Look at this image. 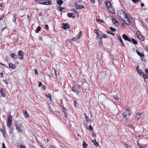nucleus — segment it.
<instances>
[{"instance_id": "obj_1", "label": "nucleus", "mask_w": 148, "mask_h": 148, "mask_svg": "<svg viewBox=\"0 0 148 148\" xmlns=\"http://www.w3.org/2000/svg\"><path fill=\"white\" fill-rule=\"evenodd\" d=\"M109 73H110V71L109 70L107 72H103L100 73L99 75L101 80H103L106 78L107 75H109Z\"/></svg>"}, {"instance_id": "obj_2", "label": "nucleus", "mask_w": 148, "mask_h": 148, "mask_svg": "<svg viewBox=\"0 0 148 148\" xmlns=\"http://www.w3.org/2000/svg\"><path fill=\"white\" fill-rule=\"evenodd\" d=\"M117 14L119 18L122 20H123V18H125V17L127 15L126 14L123 10H119Z\"/></svg>"}, {"instance_id": "obj_3", "label": "nucleus", "mask_w": 148, "mask_h": 148, "mask_svg": "<svg viewBox=\"0 0 148 148\" xmlns=\"http://www.w3.org/2000/svg\"><path fill=\"white\" fill-rule=\"evenodd\" d=\"M132 113L131 111H130V109L127 108L126 109L125 112H124L123 113V116L124 118H125L127 115H130L132 114Z\"/></svg>"}, {"instance_id": "obj_4", "label": "nucleus", "mask_w": 148, "mask_h": 148, "mask_svg": "<svg viewBox=\"0 0 148 148\" xmlns=\"http://www.w3.org/2000/svg\"><path fill=\"white\" fill-rule=\"evenodd\" d=\"M125 18L127 20L125 21L123 19V21H124V22L127 25H129L130 23V16L127 15L125 16Z\"/></svg>"}, {"instance_id": "obj_5", "label": "nucleus", "mask_w": 148, "mask_h": 148, "mask_svg": "<svg viewBox=\"0 0 148 148\" xmlns=\"http://www.w3.org/2000/svg\"><path fill=\"white\" fill-rule=\"evenodd\" d=\"M24 53L23 51H19L18 52V57L21 60L23 59Z\"/></svg>"}, {"instance_id": "obj_6", "label": "nucleus", "mask_w": 148, "mask_h": 148, "mask_svg": "<svg viewBox=\"0 0 148 148\" xmlns=\"http://www.w3.org/2000/svg\"><path fill=\"white\" fill-rule=\"evenodd\" d=\"M105 4L107 7L108 8V9L109 11L110 12H112L111 11L109 10L112 7V5H111L110 2L109 1H106L105 2Z\"/></svg>"}, {"instance_id": "obj_7", "label": "nucleus", "mask_w": 148, "mask_h": 148, "mask_svg": "<svg viewBox=\"0 0 148 148\" xmlns=\"http://www.w3.org/2000/svg\"><path fill=\"white\" fill-rule=\"evenodd\" d=\"M62 26V28L64 29H69L70 27V25L68 23H63Z\"/></svg>"}, {"instance_id": "obj_8", "label": "nucleus", "mask_w": 148, "mask_h": 148, "mask_svg": "<svg viewBox=\"0 0 148 148\" xmlns=\"http://www.w3.org/2000/svg\"><path fill=\"white\" fill-rule=\"evenodd\" d=\"M72 90L75 92L77 95H79V92L77 91V89L75 86H73L72 89Z\"/></svg>"}, {"instance_id": "obj_9", "label": "nucleus", "mask_w": 148, "mask_h": 148, "mask_svg": "<svg viewBox=\"0 0 148 148\" xmlns=\"http://www.w3.org/2000/svg\"><path fill=\"white\" fill-rule=\"evenodd\" d=\"M122 37L126 41H131L130 39L125 34L123 35Z\"/></svg>"}, {"instance_id": "obj_10", "label": "nucleus", "mask_w": 148, "mask_h": 148, "mask_svg": "<svg viewBox=\"0 0 148 148\" xmlns=\"http://www.w3.org/2000/svg\"><path fill=\"white\" fill-rule=\"evenodd\" d=\"M67 16L69 18L72 17V18H74L75 16V15L74 14L69 13L67 14Z\"/></svg>"}, {"instance_id": "obj_11", "label": "nucleus", "mask_w": 148, "mask_h": 148, "mask_svg": "<svg viewBox=\"0 0 148 148\" xmlns=\"http://www.w3.org/2000/svg\"><path fill=\"white\" fill-rule=\"evenodd\" d=\"M23 114L25 118H27L29 117V115L27 112L26 110L23 111Z\"/></svg>"}, {"instance_id": "obj_12", "label": "nucleus", "mask_w": 148, "mask_h": 148, "mask_svg": "<svg viewBox=\"0 0 148 148\" xmlns=\"http://www.w3.org/2000/svg\"><path fill=\"white\" fill-rule=\"evenodd\" d=\"M112 20L113 23L115 25V26H118L119 23L118 22L115 18H112Z\"/></svg>"}, {"instance_id": "obj_13", "label": "nucleus", "mask_w": 148, "mask_h": 148, "mask_svg": "<svg viewBox=\"0 0 148 148\" xmlns=\"http://www.w3.org/2000/svg\"><path fill=\"white\" fill-rule=\"evenodd\" d=\"M130 41L131 43L133 44L134 45L137 44L138 42L134 38H132L131 39H130Z\"/></svg>"}, {"instance_id": "obj_14", "label": "nucleus", "mask_w": 148, "mask_h": 148, "mask_svg": "<svg viewBox=\"0 0 148 148\" xmlns=\"http://www.w3.org/2000/svg\"><path fill=\"white\" fill-rule=\"evenodd\" d=\"M9 66L12 69H14L16 68L15 65L11 63L9 64Z\"/></svg>"}, {"instance_id": "obj_15", "label": "nucleus", "mask_w": 148, "mask_h": 148, "mask_svg": "<svg viewBox=\"0 0 148 148\" xmlns=\"http://www.w3.org/2000/svg\"><path fill=\"white\" fill-rule=\"evenodd\" d=\"M141 114H142L138 113L136 114V120H138L140 118Z\"/></svg>"}, {"instance_id": "obj_16", "label": "nucleus", "mask_w": 148, "mask_h": 148, "mask_svg": "<svg viewBox=\"0 0 148 148\" xmlns=\"http://www.w3.org/2000/svg\"><path fill=\"white\" fill-rule=\"evenodd\" d=\"M16 130L19 132L21 133L23 132V130L18 125H16Z\"/></svg>"}, {"instance_id": "obj_17", "label": "nucleus", "mask_w": 148, "mask_h": 148, "mask_svg": "<svg viewBox=\"0 0 148 148\" xmlns=\"http://www.w3.org/2000/svg\"><path fill=\"white\" fill-rule=\"evenodd\" d=\"M63 2L61 0H58L57 1V3L60 6H61L63 3Z\"/></svg>"}, {"instance_id": "obj_18", "label": "nucleus", "mask_w": 148, "mask_h": 148, "mask_svg": "<svg viewBox=\"0 0 148 148\" xmlns=\"http://www.w3.org/2000/svg\"><path fill=\"white\" fill-rule=\"evenodd\" d=\"M136 52L138 54V55H139L140 57H143L144 56V54L140 52L138 49L136 50Z\"/></svg>"}, {"instance_id": "obj_19", "label": "nucleus", "mask_w": 148, "mask_h": 148, "mask_svg": "<svg viewBox=\"0 0 148 148\" xmlns=\"http://www.w3.org/2000/svg\"><path fill=\"white\" fill-rule=\"evenodd\" d=\"M10 57L12 58H17V55L14 53H12L10 54Z\"/></svg>"}, {"instance_id": "obj_20", "label": "nucleus", "mask_w": 148, "mask_h": 148, "mask_svg": "<svg viewBox=\"0 0 148 148\" xmlns=\"http://www.w3.org/2000/svg\"><path fill=\"white\" fill-rule=\"evenodd\" d=\"M138 38L140 39V40L142 41L144 40V38L143 37V36L142 35L140 34H139V35H138Z\"/></svg>"}, {"instance_id": "obj_21", "label": "nucleus", "mask_w": 148, "mask_h": 148, "mask_svg": "<svg viewBox=\"0 0 148 148\" xmlns=\"http://www.w3.org/2000/svg\"><path fill=\"white\" fill-rule=\"evenodd\" d=\"M84 8V6L83 5H78L77 8L76 9L77 10H79L81 8Z\"/></svg>"}, {"instance_id": "obj_22", "label": "nucleus", "mask_w": 148, "mask_h": 148, "mask_svg": "<svg viewBox=\"0 0 148 148\" xmlns=\"http://www.w3.org/2000/svg\"><path fill=\"white\" fill-rule=\"evenodd\" d=\"M82 145L84 148H87V144H86L85 141H83L82 143Z\"/></svg>"}, {"instance_id": "obj_23", "label": "nucleus", "mask_w": 148, "mask_h": 148, "mask_svg": "<svg viewBox=\"0 0 148 148\" xmlns=\"http://www.w3.org/2000/svg\"><path fill=\"white\" fill-rule=\"evenodd\" d=\"M12 116L11 115H9L8 116V121L12 122Z\"/></svg>"}, {"instance_id": "obj_24", "label": "nucleus", "mask_w": 148, "mask_h": 148, "mask_svg": "<svg viewBox=\"0 0 148 148\" xmlns=\"http://www.w3.org/2000/svg\"><path fill=\"white\" fill-rule=\"evenodd\" d=\"M12 124V121H8L7 122V126L8 127H10Z\"/></svg>"}, {"instance_id": "obj_25", "label": "nucleus", "mask_w": 148, "mask_h": 148, "mask_svg": "<svg viewBox=\"0 0 148 148\" xmlns=\"http://www.w3.org/2000/svg\"><path fill=\"white\" fill-rule=\"evenodd\" d=\"M46 1H44L41 0L39 1V3L42 5H46Z\"/></svg>"}, {"instance_id": "obj_26", "label": "nucleus", "mask_w": 148, "mask_h": 148, "mask_svg": "<svg viewBox=\"0 0 148 148\" xmlns=\"http://www.w3.org/2000/svg\"><path fill=\"white\" fill-rule=\"evenodd\" d=\"M0 92L1 95L3 96V97H5V94L3 92L2 89H1L0 90Z\"/></svg>"}, {"instance_id": "obj_27", "label": "nucleus", "mask_w": 148, "mask_h": 148, "mask_svg": "<svg viewBox=\"0 0 148 148\" xmlns=\"http://www.w3.org/2000/svg\"><path fill=\"white\" fill-rule=\"evenodd\" d=\"M92 142L96 146H98V144L96 141L95 139H94L93 140H92Z\"/></svg>"}, {"instance_id": "obj_28", "label": "nucleus", "mask_w": 148, "mask_h": 148, "mask_svg": "<svg viewBox=\"0 0 148 148\" xmlns=\"http://www.w3.org/2000/svg\"><path fill=\"white\" fill-rule=\"evenodd\" d=\"M117 38L120 41L121 43L122 44V45L123 46L124 45L123 41H122V40L121 38V37L119 35V36H117Z\"/></svg>"}, {"instance_id": "obj_29", "label": "nucleus", "mask_w": 148, "mask_h": 148, "mask_svg": "<svg viewBox=\"0 0 148 148\" xmlns=\"http://www.w3.org/2000/svg\"><path fill=\"white\" fill-rule=\"evenodd\" d=\"M41 29V28L40 26H38L37 28L36 29V32L37 33H38L39 31H40Z\"/></svg>"}, {"instance_id": "obj_30", "label": "nucleus", "mask_w": 148, "mask_h": 148, "mask_svg": "<svg viewBox=\"0 0 148 148\" xmlns=\"http://www.w3.org/2000/svg\"><path fill=\"white\" fill-rule=\"evenodd\" d=\"M58 9L59 10L60 12L62 11L63 9H64V8L60 7L59 6H58Z\"/></svg>"}, {"instance_id": "obj_31", "label": "nucleus", "mask_w": 148, "mask_h": 148, "mask_svg": "<svg viewBox=\"0 0 148 148\" xmlns=\"http://www.w3.org/2000/svg\"><path fill=\"white\" fill-rule=\"evenodd\" d=\"M143 77L144 78V79H145V78L147 79H148V75H147L146 74L145 75L144 74L143 75Z\"/></svg>"}, {"instance_id": "obj_32", "label": "nucleus", "mask_w": 148, "mask_h": 148, "mask_svg": "<svg viewBox=\"0 0 148 148\" xmlns=\"http://www.w3.org/2000/svg\"><path fill=\"white\" fill-rule=\"evenodd\" d=\"M96 20L97 21H99L100 23H104V21L102 20L101 19H98L96 18Z\"/></svg>"}, {"instance_id": "obj_33", "label": "nucleus", "mask_w": 148, "mask_h": 148, "mask_svg": "<svg viewBox=\"0 0 148 148\" xmlns=\"http://www.w3.org/2000/svg\"><path fill=\"white\" fill-rule=\"evenodd\" d=\"M139 147H140V148H143L144 147H145L146 145L145 144H143V145H140L139 144H138Z\"/></svg>"}, {"instance_id": "obj_34", "label": "nucleus", "mask_w": 148, "mask_h": 148, "mask_svg": "<svg viewBox=\"0 0 148 148\" xmlns=\"http://www.w3.org/2000/svg\"><path fill=\"white\" fill-rule=\"evenodd\" d=\"M110 30L112 32L116 31L115 28H113L112 27H110Z\"/></svg>"}, {"instance_id": "obj_35", "label": "nucleus", "mask_w": 148, "mask_h": 148, "mask_svg": "<svg viewBox=\"0 0 148 148\" xmlns=\"http://www.w3.org/2000/svg\"><path fill=\"white\" fill-rule=\"evenodd\" d=\"M106 32L107 33L111 34L113 36H114V34L113 33H112V32H110L108 30H107L106 31Z\"/></svg>"}, {"instance_id": "obj_36", "label": "nucleus", "mask_w": 148, "mask_h": 148, "mask_svg": "<svg viewBox=\"0 0 148 148\" xmlns=\"http://www.w3.org/2000/svg\"><path fill=\"white\" fill-rule=\"evenodd\" d=\"M47 97L49 98L51 100H52V98L51 95L50 94L46 95Z\"/></svg>"}, {"instance_id": "obj_37", "label": "nucleus", "mask_w": 148, "mask_h": 148, "mask_svg": "<svg viewBox=\"0 0 148 148\" xmlns=\"http://www.w3.org/2000/svg\"><path fill=\"white\" fill-rule=\"evenodd\" d=\"M98 42L99 43H102V38H100L99 39H98Z\"/></svg>"}, {"instance_id": "obj_38", "label": "nucleus", "mask_w": 148, "mask_h": 148, "mask_svg": "<svg viewBox=\"0 0 148 148\" xmlns=\"http://www.w3.org/2000/svg\"><path fill=\"white\" fill-rule=\"evenodd\" d=\"M74 106L75 107H77V105L78 104L77 103L76 100H74Z\"/></svg>"}, {"instance_id": "obj_39", "label": "nucleus", "mask_w": 148, "mask_h": 148, "mask_svg": "<svg viewBox=\"0 0 148 148\" xmlns=\"http://www.w3.org/2000/svg\"><path fill=\"white\" fill-rule=\"evenodd\" d=\"M71 11L74 12L75 13H78L77 11L76 10H75V9H71Z\"/></svg>"}, {"instance_id": "obj_40", "label": "nucleus", "mask_w": 148, "mask_h": 148, "mask_svg": "<svg viewBox=\"0 0 148 148\" xmlns=\"http://www.w3.org/2000/svg\"><path fill=\"white\" fill-rule=\"evenodd\" d=\"M46 3H47V4H46V5H50L52 3V1H49L48 2L46 1Z\"/></svg>"}, {"instance_id": "obj_41", "label": "nucleus", "mask_w": 148, "mask_h": 148, "mask_svg": "<svg viewBox=\"0 0 148 148\" xmlns=\"http://www.w3.org/2000/svg\"><path fill=\"white\" fill-rule=\"evenodd\" d=\"M12 21L13 22H15L16 21V16L15 15H13V18Z\"/></svg>"}, {"instance_id": "obj_42", "label": "nucleus", "mask_w": 148, "mask_h": 148, "mask_svg": "<svg viewBox=\"0 0 148 148\" xmlns=\"http://www.w3.org/2000/svg\"><path fill=\"white\" fill-rule=\"evenodd\" d=\"M138 74H141L143 75H144V73L141 70H140L139 73H138Z\"/></svg>"}, {"instance_id": "obj_43", "label": "nucleus", "mask_w": 148, "mask_h": 148, "mask_svg": "<svg viewBox=\"0 0 148 148\" xmlns=\"http://www.w3.org/2000/svg\"><path fill=\"white\" fill-rule=\"evenodd\" d=\"M80 81L85 82L86 81V80L84 79H82L81 80H78L77 82H79Z\"/></svg>"}, {"instance_id": "obj_44", "label": "nucleus", "mask_w": 148, "mask_h": 148, "mask_svg": "<svg viewBox=\"0 0 148 148\" xmlns=\"http://www.w3.org/2000/svg\"><path fill=\"white\" fill-rule=\"evenodd\" d=\"M127 126L133 129H134V127H133V126L129 124L127 125Z\"/></svg>"}, {"instance_id": "obj_45", "label": "nucleus", "mask_w": 148, "mask_h": 148, "mask_svg": "<svg viewBox=\"0 0 148 148\" xmlns=\"http://www.w3.org/2000/svg\"><path fill=\"white\" fill-rule=\"evenodd\" d=\"M101 36L103 38H106L107 37L106 35L104 34H102Z\"/></svg>"}, {"instance_id": "obj_46", "label": "nucleus", "mask_w": 148, "mask_h": 148, "mask_svg": "<svg viewBox=\"0 0 148 148\" xmlns=\"http://www.w3.org/2000/svg\"><path fill=\"white\" fill-rule=\"evenodd\" d=\"M4 15L3 14H1L0 16V20L2 19L3 18Z\"/></svg>"}, {"instance_id": "obj_47", "label": "nucleus", "mask_w": 148, "mask_h": 148, "mask_svg": "<svg viewBox=\"0 0 148 148\" xmlns=\"http://www.w3.org/2000/svg\"><path fill=\"white\" fill-rule=\"evenodd\" d=\"M77 2H76L75 3V7L76 9L77 8V7L78 6V5L77 4Z\"/></svg>"}, {"instance_id": "obj_48", "label": "nucleus", "mask_w": 148, "mask_h": 148, "mask_svg": "<svg viewBox=\"0 0 148 148\" xmlns=\"http://www.w3.org/2000/svg\"><path fill=\"white\" fill-rule=\"evenodd\" d=\"M19 148H26V147L25 146H23V145H21Z\"/></svg>"}, {"instance_id": "obj_49", "label": "nucleus", "mask_w": 148, "mask_h": 148, "mask_svg": "<svg viewBox=\"0 0 148 148\" xmlns=\"http://www.w3.org/2000/svg\"><path fill=\"white\" fill-rule=\"evenodd\" d=\"M132 1L134 3H136L139 1V0H132Z\"/></svg>"}, {"instance_id": "obj_50", "label": "nucleus", "mask_w": 148, "mask_h": 148, "mask_svg": "<svg viewBox=\"0 0 148 148\" xmlns=\"http://www.w3.org/2000/svg\"><path fill=\"white\" fill-rule=\"evenodd\" d=\"M85 117H86V121H89V118L88 117V116H86V115L85 114Z\"/></svg>"}, {"instance_id": "obj_51", "label": "nucleus", "mask_w": 148, "mask_h": 148, "mask_svg": "<svg viewBox=\"0 0 148 148\" xmlns=\"http://www.w3.org/2000/svg\"><path fill=\"white\" fill-rule=\"evenodd\" d=\"M45 27L48 30L49 29V26L48 25H45Z\"/></svg>"}, {"instance_id": "obj_52", "label": "nucleus", "mask_w": 148, "mask_h": 148, "mask_svg": "<svg viewBox=\"0 0 148 148\" xmlns=\"http://www.w3.org/2000/svg\"><path fill=\"white\" fill-rule=\"evenodd\" d=\"M136 70H137V72H138V73H139L140 70H139V69H138V66H137L136 67Z\"/></svg>"}, {"instance_id": "obj_53", "label": "nucleus", "mask_w": 148, "mask_h": 148, "mask_svg": "<svg viewBox=\"0 0 148 148\" xmlns=\"http://www.w3.org/2000/svg\"><path fill=\"white\" fill-rule=\"evenodd\" d=\"M27 20L30 21V16L29 15H27Z\"/></svg>"}, {"instance_id": "obj_54", "label": "nucleus", "mask_w": 148, "mask_h": 148, "mask_svg": "<svg viewBox=\"0 0 148 148\" xmlns=\"http://www.w3.org/2000/svg\"><path fill=\"white\" fill-rule=\"evenodd\" d=\"M96 136V134L95 133H93L92 134V137H95ZM95 139V137L94 138Z\"/></svg>"}, {"instance_id": "obj_55", "label": "nucleus", "mask_w": 148, "mask_h": 148, "mask_svg": "<svg viewBox=\"0 0 148 148\" xmlns=\"http://www.w3.org/2000/svg\"><path fill=\"white\" fill-rule=\"evenodd\" d=\"M89 128L90 130H92L93 129V127L91 125H89Z\"/></svg>"}, {"instance_id": "obj_56", "label": "nucleus", "mask_w": 148, "mask_h": 148, "mask_svg": "<svg viewBox=\"0 0 148 148\" xmlns=\"http://www.w3.org/2000/svg\"><path fill=\"white\" fill-rule=\"evenodd\" d=\"M42 88L43 90H45L46 89V86L44 85H42Z\"/></svg>"}, {"instance_id": "obj_57", "label": "nucleus", "mask_w": 148, "mask_h": 148, "mask_svg": "<svg viewBox=\"0 0 148 148\" xmlns=\"http://www.w3.org/2000/svg\"><path fill=\"white\" fill-rule=\"evenodd\" d=\"M35 74H36V75H38V72L37 71V70L36 69H35Z\"/></svg>"}, {"instance_id": "obj_58", "label": "nucleus", "mask_w": 148, "mask_h": 148, "mask_svg": "<svg viewBox=\"0 0 148 148\" xmlns=\"http://www.w3.org/2000/svg\"><path fill=\"white\" fill-rule=\"evenodd\" d=\"M97 38L98 39H99L100 38H101L100 37L99 34H97Z\"/></svg>"}, {"instance_id": "obj_59", "label": "nucleus", "mask_w": 148, "mask_h": 148, "mask_svg": "<svg viewBox=\"0 0 148 148\" xmlns=\"http://www.w3.org/2000/svg\"><path fill=\"white\" fill-rule=\"evenodd\" d=\"M125 147H127V148H129V147H130V146H129V145H127L126 144H125Z\"/></svg>"}, {"instance_id": "obj_60", "label": "nucleus", "mask_w": 148, "mask_h": 148, "mask_svg": "<svg viewBox=\"0 0 148 148\" xmlns=\"http://www.w3.org/2000/svg\"><path fill=\"white\" fill-rule=\"evenodd\" d=\"M95 32L96 33L97 35V34H99L98 31L97 29H95Z\"/></svg>"}, {"instance_id": "obj_61", "label": "nucleus", "mask_w": 148, "mask_h": 148, "mask_svg": "<svg viewBox=\"0 0 148 148\" xmlns=\"http://www.w3.org/2000/svg\"><path fill=\"white\" fill-rule=\"evenodd\" d=\"M66 110V109L64 107H63V112H64V113L65 112Z\"/></svg>"}, {"instance_id": "obj_62", "label": "nucleus", "mask_w": 148, "mask_h": 148, "mask_svg": "<svg viewBox=\"0 0 148 148\" xmlns=\"http://www.w3.org/2000/svg\"><path fill=\"white\" fill-rule=\"evenodd\" d=\"M141 59L142 60V61H144V62L146 61L145 59L144 58H141Z\"/></svg>"}, {"instance_id": "obj_63", "label": "nucleus", "mask_w": 148, "mask_h": 148, "mask_svg": "<svg viewBox=\"0 0 148 148\" xmlns=\"http://www.w3.org/2000/svg\"><path fill=\"white\" fill-rule=\"evenodd\" d=\"M2 147L3 148H6V147H5V144L4 143H2Z\"/></svg>"}, {"instance_id": "obj_64", "label": "nucleus", "mask_w": 148, "mask_h": 148, "mask_svg": "<svg viewBox=\"0 0 148 148\" xmlns=\"http://www.w3.org/2000/svg\"><path fill=\"white\" fill-rule=\"evenodd\" d=\"M49 147L50 148H55V147L53 145H51Z\"/></svg>"}]
</instances>
